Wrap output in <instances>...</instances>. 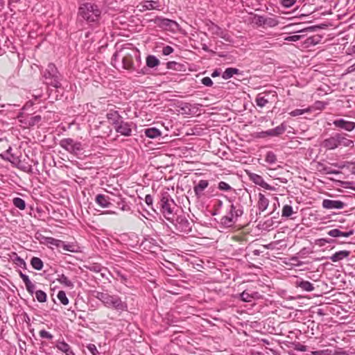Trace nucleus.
I'll list each match as a JSON object with an SVG mask.
<instances>
[{"label": "nucleus", "instance_id": "f257e3e1", "mask_svg": "<svg viewBox=\"0 0 355 355\" xmlns=\"http://www.w3.org/2000/svg\"><path fill=\"white\" fill-rule=\"evenodd\" d=\"M120 62L121 67L124 69L129 71H135L138 73L144 74L145 71L143 69H139L141 64V57L137 51L132 50L131 53L121 55V53L116 52L112 58V64L114 67H117L116 62Z\"/></svg>", "mask_w": 355, "mask_h": 355}, {"label": "nucleus", "instance_id": "f03ea898", "mask_svg": "<svg viewBox=\"0 0 355 355\" xmlns=\"http://www.w3.org/2000/svg\"><path fill=\"white\" fill-rule=\"evenodd\" d=\"M96 297L106 307L114 309L118 311H124L128 309L126 302L121 300V297L116 295H110L107 293L98 292Z\"/></svg>", "mask_w": 355, "mask_h": 355}, {"label": "nucleus", "instance_id": "7ed1b4c3", "mask_svg": "<svg viewBox=\"0 0 355 355\" xmlns=\"http://www.w3.org/2000/svg\"><path fill=\"white\" fill-rule=\"evenodd\" d=\"M78 15L88 22H96L100 19L101 10L94 3H85L80 6Z\"/></svg>", "mask_w": 355, "mask_h": 355}, {"label": "nucleus", "instance_id": "20e7f679", "mask_svg": "<svg viewBox=\"0 0 355 355\" xmlns=\"http://www.w3.org/2000/svg\"><path fill=\"white\" fill-rule=\"evenodd\" d=\"M160 211L166 220H171L173 216V209L176 205L168 191H162L160 193L159 202Z\"/></svg>", "mask_w": 355, "mask_h": 355}, {"label": "nucleus", "instance_id": "39448f33", "mask_svg": "<svg viewBox=\"0 0 355 355\" xmlns=\"http://www.w3.org/2000/svg\"><path fill=\"white\" fill-rule=\"evenodd\" d=\"M243 213V211L241 205L232 203L227 214L221 218L220 224L225 227H232Z\"/></svg>", "mask_w": 355, "mask_h": 355}, {"label": "nucleus", "instance_id": "423d86ee", "mask_svg": "<svg viewBox=\"0 0 355 355\" xmlns=\"http://www.w3.org/2000/svg\"><path fill=\"white\" fill-rule=\"evenodd\" d=\"M43 78L45 79V83L55 88L61 87V76L58 71L55 65L49 63L43 73Z\"/></svg>", "mask_w": 355, "mask_h": 355}, {"label": "nucleus", "instance_id": "0eeeda50", "mask_svg": "<svg viewBox=\"0 0 355 355\" xmlns=\"http://www.w3.org/2000/svg\"><path fill=\"white\" fill-rule=\"evenodd\" d=\"M175 227L177 231L188 234L191 231V225L189 220L183 215L178 216L175 219L169 220Z\"/></svg>", "mask_w": 355, "mask_h": 355}, {"label": "nucleus", "instance_id": "6e6552de", "mask_svg": "<svg viewBox=\"0 0 355 355\" xmlns=\"http://www.w3.org/2000/svg\"><path fill=\"white\" fill-rule=\"evenodd\" d=\"M60 146L70 153L78 154L82 150L80 142L75 141L71 138L63 139L60 141Z\"/></svg>", "mask_w": 355, "mask_h": 355}, {"label": "nucleus", "instance_id": "1a4fd4ad", "mask_svg": "<svg viewBox=\"0 0 355 355\" xmlns=\"http://www.w3.org/2000/svg\"><path fill=\"white\" fill-rule=\"evenodd\" d=\"M132 122H126L123 119L114 128L115 131L121 135L130 137L132 132Z\"/></svg>", "mask_w": 355, "mask_h": 355}, {"label": "nucleus", "instance_id": "9d476101", "mask_svg": "<svg viewBox=\"0 0 355 355\" xmlns=\"http://www.w3.org/2000/svg\"><path fill=\"white\" fill-rule=\"evenodd\" d=\"M322 205L326 209H341L346 206V204L341 200L324 199Z\"/></svg>", "mask_w": 355, "mask_h": 355}, {"label": "nucleus", "instance_id": "9b49d317", "mask_svg": "<svg viewBox=\"0 0 355 355\" xmlns=\"http://www.w3.org/2000/svg\"><path fill=\"white\" fill-rule=\"evenodd\" d=\"M333 125L336 128L343 129L347 132H351L355 128V122L347 121L344 119L334 120L333 121Z\"/></svg>", "mask_w": 355, "mask_h": 355}, {"label": "nucleus", "instance_id": "f8f14e48", "mask_svg": "<svg viewBox=\"0 0 355 355\" xmlns=\"http://www.w3.org/2000/svg\"><path fill=\"white\" fill-rule=\"evenodd\" d=\"M337 147H353L354 141L347 138L349 135L345 133L335 134Z\"/></svg>", "mask_w": 355, "mask_h": 355}, {"label": "nucleus", "instance_id": "ddd939ff", "mask_svg": "<svg viewBox=\"0 0 355 355\" xmlns=\"http://www.w3.org/2000/svg\"><path fill=\"white\" fill-rule=\"evenodd\" d=\"M139 7L141 12L150 10H160V4L158 0H144L140 3Z\"/></svg>", "mask_w": 355, "mask_h": 355}, {"label": "nucleus", "instance_id": "4468645a", "mask_svg": "<svg viewBox=\"0 0 355 355\" xmlns=\"http://www.w3.org/2000/svg\"><path fill=\"white\" fill-rule=\"evenodd\" d=\"M248 176L250 180L252 181L255 184H257L268 190H274V188L266 183L261 175L250 173H249Z\"/></svg>", "mask_w": 355, "mask_h": 355}, {"label": "nucleus", "instance_id": "2eb2a0df", "mask_svg": "<svg viewBox=\"0 0 355 355\" xmlns=\"http://www.w3.org/2000/svg\"><path fill=\"white\" fill-rule=\"evenodd\" d=\"M22 117H23V114L21 113L19 114L18 116V119H19V121L28 127L35 125V124L38 123L41 121V119H42L40 115L30 116L25 119H21Z\"/></svg>", "mask_w": 355, "mask_h": 355}, {"label": "nucleus", "instance_id": "dca6fc26", "mask_svg": "<svg viewBox=\"0 0 355 355\" xmlns=\"http://www.w3.org/2000/svg\"><path fill=\"white\" fill-rule=\"evenodd\" d=\"M106 116L110 123L114 126V128L123 119L117 111H110Z\"/></svg>", "mask_w": 355, "mask_h": 355}, {"label": "nucleus", "instance_id": "f3484780", "mask_svg": "<svg viewBox=\"0 0 355 355\" xmlns=\"http://www.w3.org/2000/svg\"><path fill=\"white\" fill-rule=\"evenodd\" d=\"M209 186V182L205 180H201L193 187V191L198 198H200L204 194V191Z\"/></svg>", "mask_w": 355, "mask_h": 355}, {"label": "nucleus", "instance_id": "a211bd4d", "mask_svg": "<svg viewBox=\"0 0 355 355\" xmlns=\"http://www.w3.org/2000/svg\"><path fill=\"white\" fill-rule=\"evenodd\" d=\"M95 202L102 208H107L111 205L110 198L104 194L96 195Z\"/></svg>", "mask_w": 355, "mask_h": 355}, {"label": "nucleus", "instance_id": "6ab92c4d", "mask_svg": "<svg viewBox=\"0 0 355 355\" xmlns=\"http://www.w3.org/2000/svg\"><path fill=\"white\" fill-rule=\"evenodd\" d=\"M349 254L350 251L349 250H340L330 256L329 259L333 262H338L345 258H347Z\"/></svg>", "mask_w": 355, "mask_h": 355}, {"label": "nucleus", "instance_id": "aec40b11", "mask_svg": "<svg viewBox=\"0 0 355 355\" xmlns=\"http://www.w3.org/2000/svg\"><path fill=\"white\" fill-rule=\"evenodd\" d=\"M322 146L327 150H334L337 148L338 147L336 144L335 134L333 136L324 139L322 143Z\"/></svg>", "mask_w": 355, "mask_h": 355}, {"label": "nucleus", "instance_id": "412c9836", "mask_svg": "<svg viewBox=\"0 0 355 355\" xmlns=\"http://www.w3.org/2000/svg\"><path fill=\"white\" fill-rule=\"evenodd\" d=\"M295 286L307 292H311L314 290V286L311 282L303 279L297 280Z\"/></svg>", "mask_w": 355, "mask_h": 355}, {"label": "nucleus", "instance_id": "4be33fe9", "mask_svg": "<svg viewBox=\"0 0 355 355\" xmlns=\"http://www.w3.org/2000/svg\"><path fill=\"white\" fill-rule=\"evenodd\" d=\"M269 205L268 200L265 197V196L262 193L259 194V200L257 203L258 209L259 211H265Z\"/></svg>", "mask_w": 355, "mask_h": 355}, {"label": "nucleus", "instance_id": "5701e85b", "mask_svg": "<svg viewBox=\"0 0 355 355\" xmlns=\"http://www.w3.org/2000/svg\"><path fill=\"white\" fill-rule=\"evenodd\" d=\"M56 347L59 350L64 352L66 355H74L70 346L64 341L58 342Z\"/></svg>", "mask_w": 355, "mask_h": 355}, {"label": "nucleus", "instance_id": "b1692460", "mask_svg": "<svg viewBox=\"0 0 355 355\" xmlns=\"http://www.w3.org/2000/svg\"><path fill=\"white\" fill-rule=\"evenodd\" d=\"M145 135L147 137L155 139L161 135V132L156 128H149L144 130Z\"/></svg>", "mask_w": 355, "mask_h": 355}, {"label": "nucleus", "instance_id": "393cba45", "mask_svg": "<svg viewBox=\"0 0 355 355\" xmlns=\"http://www.w3.org/2000/svg\"><path fill=\"white\" fill-rule=\"evenodd\" d=\"M239 73V70L236 68H227L222 74V78L225 80L230 79L234 74Z\"/></svg>", "mask_w": 355, "mask_h": 355}, {"label": "nucleus", "instance_id": "a878e982", "mask_svg": "<svg viewBox=\"0 0 355 355\" xmlns=\"http://www.w3.org/2000/svg\"><path fill=\"white\" fill-rule=\"evenodd\" d=\"M146 65L150 68H153L159 64V60L155 55H148L146 58Z\"/></svg>", "mask_w": 355, "mask_h": 355}, {"label": "nucleus", "instance_id": "bb28decb", "mask_svg": "<svg viewBox=\"0 0 355 355\" xmlns=\"http://www.w3.org/2000/svg\"><path fill=\"white\" fill-rule=\"evenodd\" d=\"M255 101L257 106L263 107L268 103V99L266 98L263 93H260L257 96Z\"/></svg>", "mask_w": 355, "mask_h": 355}, {"label": "nucleus", "instance_id": "cd10ccee", "mask_svg": "<svg viewBox=\"0 0 355 355\" xmlns=\"http://www.w3.org/2000/svg\"><path fill=\"white\" fill-rule=\"evenodd\" d=\"M57 280L62 284H64L65 286L73 288V283L68 279L67 277H66L64 274H58Z\"/></svg>", "mask_w": 355, "mask_h": 355}, {"label": "nucleus", "instance_id": "c85d7f7f", "mask_svg": "<svg viewBox=\"0 0 355 355\" xmlns=\"http://www.w3.org/2000/svg\"><path fill=\"white\" fill-rule=\"evenodd\" d=\"M31 264L32 267L37 270H40L43 268L42 261L40 258L36 257H34L31 259Z\"/></svg>", "mask_w": 355, "mask_h": 355}, {"label": "nucleus", "instance_id": "c756f323", "mask_svg": "<svg viewBox=\"0 0 355 355\" xmlns=\"http://www.w3.org/2000/svg\"><path fill=\"white\" fill-rule=\"evenodd\" d=\"M155 22L164 27L171 26L172 24H175L173 20L162 17H157Z\"/></svg>", "mask_w": 355, "mask_h": 355}, {"label": "nucleus", "instance_id": "7c9ffc66", "mask_svg": "<svg viewBox=\"0 0 355 355\" xmlns=\"http://www.w3.org/2000/svg\"><path fill=\"white\" fill-rule=\"evenodd\" d=\"M12 203L15 207L18 208L20 210H24L26 208V202L21 198H14L12 200Z\"/></svg>", "mask_w": 355, "mask_h": 355}, {"label": "nucleus", "instance_id": "2f4dec72", "mask_svg": "<svg viewBox=\"0 0 355 355\" xmlns=\"http://www.w3.org/2000/svg\"><path fill=\"white\" fill-rule=\"evenodd\" d=\"M214 28H215L217 31H220L219 37H220L221 38L224 39L227 42H230L231 41L230 35L227 33L223 31L219 26H218L216 25H214Z\"/></svg>", "mask_w": 355, "mask_h": 355}, {"label": "nucleus", "instance_id": "473e14b6", "mask_svg": "<svg viewBox=\"0 0 355 355\" xmlns=\"http://www.w3.org/2000/svg\"><path fill=\"white\" fill-rule=\"evenodd\" d=\"M265 161L270 164H275L277 161V157L274 153L269 151L266 155Z\"/></svg>", "mask_w": 355, "mask_h": 355}, {"label": "nucleus", "instance_id": "72a5a7b5", "mask_svg": "<svg viewBox=\"0 0 355 355\" xmlns=\"http://www.w3.org/2000/svg\"><path fill=\"white\" fill-rule=\"evenodd\" d=\"M257 293H252V294H250L248 291H244L241 294V299L244 301V302H251L252 301V299H253L254 297V295H256Z\"/></svg>", "mask_w": 355, "mask_h": 355}, {"label": "nucleus", "instance_id": "f704fd0d", "mask_svg": "<svg viewBox=\"0 0 355 355\" xmlns=\"http://www.w3.org/2000/svg\"><path fill=\"white\" fill-rule=\"evenodd\" d=\"M266 17L261 15H254L253 22L258 26H265Z\"/></svg>", "mask_w": 355, "mask_h": 355}, {"label": "nucleus", "instance_id": "c9c22d12", "mask_svg": "<svg viewBox=\"0 0 355 355\" xmlns=\"http://www.w3.org/2000/svg\"><path fill=\"white\" fill-rule=\"evenodd\" d=\"M57 297L62 304L67 305L69 303V300L64 291H60L58 293Z\"/></svg>", "mask_w": 355, "mask_h": 355}, {"label": "nucleus", "instance_id": "e433bc0d", "mask_svg": "<svg viewBox=\"0 0 355 355\" xmlns=\"http://www.w3.org/2000/svg\"><path fill=\"white\" fill-rule=\"evenodd\" d=\"M35 297L40 302H44L46 300V294L41 290L35 291Z\"/></svg>", "mask_w": 355, "mask_h": 355}, {"label": "nucleus", "instance_id": "4c0bfd02", "mask_svg": "<svg viewBox=\"0 0 355 355\" xmlns=\"http://www.w3.org/2000/svg\"><path fill=\"white\" fill-rule=\"evenodd\" d=\"M279 24V21L277 19L273 17H266L265 19V26L268 27H275Z\"/></svg>", "mask_w": 355, "mask_h": 355}, {"label": "nucleus", "instance_id": "58836bf2", "mask_svg": "<svg viewBox=\"0 0 355 355\" xmlns=\"http://www.w3.org/2000/svg\"><path fill=\"white\" fill-rule=\"evenodd\" d=\"M286 130V125L283 123L273 129L275 137L282 135Z\"/></svg>", "mask_w": 355, "mask_h": 355}, {"label": "nucleus", "instance_id": "ea45409f", "mask_svg": "<svg viewBox=\"0 0 355 355\" xmlns=\"http://www.w3.org/2000/svg\"><path fill=\"white\" fill-rule=\"evenodd\" d=\"M293 213V207L291 205H286L283 207L282 216L289 217L292 215Z\"/></svg>", "mask_w": 355, "mask_h": 355}, {"label": "nucleus", "instance_id": "a19ab883", "mask_svg": "<svg viewBox=\"0 0 355 355\" xmlns=\"http://www.w3.org/2000/svg\"><path fill=\"white\" fill-rule=\"evenodd\" d=\"M319 42V40L318 37H315V36H313V37H309V38H307L304 42L306 46H309L311 45H315L318 43Z\"/></svg>", "mask_w": 355, "mask_h": 355}, {"label": "nucleus", "instance_id": "79ce46f5", "mask_svg": "<svg viewBox=\"0 0 355 355\" xmlns=\"http://www.w3.org/2000/svg\"><path fill=\"white\" fill-rule=\"evenodd\" d=\"M39 335L42 338H46L48 340H52L53 338V336L51 334L44 329L40 331Z\"/></svg>", "mask_w": 355, "mask_h": 355}, {"label": "nucleus", "instance_id": "37998d69", "mask_svg": "<svg viewBox=\"0 0 355 355\" xmlns=\"http://www.w3.org/2000/svg\"><path fill=\"white\" fill-rule=\"evenodd\" d=\"M327 234L332 237L342 236L343 232L338 229H332L327 232Z\"/></svg>", "mask_w": 355, "mask_h": 355}, {"label": "nucleus", "instance_id": "c03bdc74", "mask_svg": "<svg viewBox=\"0 0 355 355\" xmlns=\"http://www.w3.org/2000/svg\"><path fill=\"white\" fill-rule=\"evenodd\" d=\"M218 188L220 190V191H231L232 190V188L227 184L225 182H220L218 183Z\"/></svg>", "mask_w": 355, "mask_h": 355}, {"label": "nucleus", "instance_id": "a18cd8bd", "mask_svg": "<svg viewBox=\"0 0 355 355\" xmlns=\"http://www.w3.org/2000/svg\"><path fill=\"white\" fill-rule=\"evenodd\" d=\"M306 112H308V110H305V109H296V110H294L292 112H291L289 114L292 116H297L302 115V114H304Z\"/></svg>", "mask_w": 355, "mask_h": 355}, {"label": "nucleus", "instance_id": "49530a36", "mask_svg": "<svg viewBox=\"0 0 355 355\" xmlns=\"http://www.w3.org/2000/svg\"><path fill=\"white\" fill-rule=\"evenodd\" d=\"M25 286H26V288L27 290V291L33 295V293L35 292V286L33 283L31 282V281L28 282V283L25 284Z\"/></svg>", "mask_w": 355, "mask_h": 355}, {"label": "nucleus", "instance_id": "de8ad7c7", "mask_svg": "<svg viewBox=\"0 0 355 355\" xmlns=\"http://www.w3.org/2000/svg\"><path fill=\"white\" fill-rule=\"evenodd\" d=\"M297 0H282L281 4L285 8H290L296 3Z\"/></svg>", "mask_w": 355, "mask_h": 355}, {"label": "nucleus", "instance_id": "09e8293b", "mask_svg": "<svg viewBox=\"0 0 355 355\" xmlns=\"http://www.w3.org/2000/svg\"><path fill=\"white\" fill-rule=\"evenodd\" d=\"M302 35H294L291 36H288L284 38L285 41L288 42H297L302 38Z\"/></svg>", "mask_w": 355, "mask_h": 355}, {"label": "nucleus", "instance_id": "8fccbe9b", "mask_svg": "<svg viewBox=\"0 0 355 355\" xmlns=\"http://www.w3.org/2000/svg\"><path fill=\"white\" fill-rule=\"evenodd\" d=\"M87 349L93 354V355H98L100 353L98 351L96 347L94 344H89L87 345Z\"/></svg>", "mask_w": 355, "mask_h": 355}, {"label": "nucleus", "instance_id": "3c124183", "mask_svg": "<svg viewBox=\"0 0 355 355\" xmlns=\"http://www.w3.org/2000/svg\"><path fill=\"white\" fill-rule=\"evenodd\" d=\"M312 355H331V352L329 349L313 351Z\"/></svg>", "mask_w": 355, "mask_h": 355}, {"label": "nucleus", "instance_id": "603ef678", "mask_svg": "<svg viewBox=\"0 0 355 355\" xmlns=\"http://www.w3.org/2000/svg\"><path fill=\"white\" fill-rule=\"evenodd\" d=\"M174 49L171 46H166L162 49V54L164 55H168L173 52Z\"/></svg>", "mask_w": 355, "mask_h": 355}, {"label": "nucleus", "instance_id": "864d4df0", "mask_svg": "<svg viewBox=\"0 0 355 355\" xmlns=\"http://www.w3.org/2000/svg\"><path fill=\"white\" fill-rule=\"evenodd\" d=\"M201 83L202 84L207 87H211L213 85V81L209 77H204L201 80Z\"/></svg>", "mask_w": 355, "mask_h": 355}, {"label": "nucleus", "instance_id": "5fc2aeb1", "mask_svg": "<svg viewBox=\"0 0 355 355\" xmlns=\"http://www.w3.org/2000/svg\"><path fill=\"white\" fill-rule=\"evenodd\" d=\"M332 241L331 239H320L316 240L315 243L320 246H323L326 243H329Z\"/></svg>", "mask_w": 355, "mask_h": 355}, {"label": "nucleus", "instance_id": "6e6d98bb", "mask_svg": "<svg viewBox=\"0 0 355 355\" xmlns=\"http://www.w3.org/2000/svg\"><path fill=\"white\" fill-rule=\"evenodd\" d=\"M322 171L325 174H338V173H340V171H336V170H332L329 167H324L322 168Z\"/></svg>", "mask_w": 355, "mask_h": 355}, {"label": "nucleus", "instance_id": "4d7b16f0", "mask_svg": "<svg viewBox=\"0 0 355 355\" xmlns=\"http://www.w3.org/2000/svg\"><path fill=\"white\" fill-rule=\"evenodd\" d=\"M19 168L27 173H33V168L31 165H20Z\"/></svg>", "mask_w": 355, "mask_h": 355}, {"label": "nucleus", "instance_id": "13d9d810", "mask_svg": "<svg viewBox=\"0 0 355 355\" xmlns=\"http://www.w3.org/2000/svg\"><path fill=\"white\" fill-rule=\"evenodd\" d=\"M15 263H16L17 265H18L20 267H25L26 266V262L20 257H16Z\"/></svg>", "mask_w": 355, "mask_h": 355}, {"label": "nucleus", "instance_id": "bf43d9fd", "mask_svg": "<svg viewBox=\"0 0 355 355\" xmlns=\"http://www.w3.org/2000/svg\"><path fill=\"white\" fill-rule=\"evenodd\" d=\"M145 202L148 206H152L153 203V198L151 195L148 194L145 197Z\"/></svg>", "mask_w": 355, "mask_h": 355}, {"label": "nucleus", "instance_id": "052dcab7", "mask_svg": "<svg viewBox=\"0 0 355 355\" xmlns=\"http://www.w3.org/2000/svg\"><path fill=\"white\" fill-rule=\"evenodd\" d=\"M191 104L188 103H185L183 106L182 107V110L184 111L185 113L190 114L191 111Z\"/></svg>", "mask_w": 355, "mask_h": 355}, {"label": "nucleus", "instance_id": "680f3d73", "mask_svg": "<svg viewBox=\"0 0 355 355\" xmlns=\"http://www.w3.org/2000/svg\"><path fill=\"white\" fill-rule=\"evenodd\" d=\"M62 249H63L65 251H69V252H74L73 245L66 244L64 242V246H62Z\"/></svg>", "mask_w": 355, "mask_h": 355}, {"label": "nucleus", "instance_id": "e2e57ef3", "mask_svg": "<svg viewBox=\"0 0 355 355\" xmlns=\"http://www.w3.org/2000/svg\"><path fill=\"white\" fill-rule=\"evenodd\" d=\"M178 62H175V61H171V62H168L166 63V67L168 69H175V66L178 65Z\"/></svg>", "mask_w": 355, "mask_h": 355}, {"label": "nucleus", "instance_id": "0e129e2a", "mask_svg": "<svg viewBox=\"0 0 355 355\" xmlns=\"http://www.w3.org/2000/svg\"><path fill=\"white\" fill-rule=\"evenodd\" d=\"M19 276L21 277V278L22 279L23 282H24V284H26L28 283V282H30V279L28 277V275H26V274H24L22 272H19Z\"/></svg>", "mask_w": 355, "mask_h": 355}, {"label": "nucleus", "instance_id": "69168bd1", "mask_svg": "<svg viewBox=\"0 0 355 355\" xmlns=\"http://www.w3.org/2000/svg\"><path fill=\"white\" fill-rule=\"evenodd\" d=\"M46 240L48 243L53 245H54L55 244V243L57 242V239L52 238V237H47L46 239Z\"/></svg>", "mask_w": 355, "mask_h": 355}, {"label": "nucleus", "instance_id": "338daca9", "mask_svg": "<svg viewBox=\"0 0 355 355\" xmlns=\"http://www.w3.org/2000/svg\"><path fill=\"white\" fill-rule=\"evenodd\" d=\"M352 174L355 175V164L353 162L348 163V166Z\"/></svg>", "mask_w": 355, "mask_h": 355}, {"label": "nucleus", "instance_id": "774afa93", "mask_svg": "<svg viewBox=\"0 0 355 355\" xmlns=\"http://www.w3.org/2000/svg\"><path fill=\"white\" fill-rule=\"evenodd\" d=\"M354 71H355V63L353 64L352 65L349 66L347 69V73H352Z\"/></svg>", "mask_w": 355, "mask_h": 355}]
</instances>
